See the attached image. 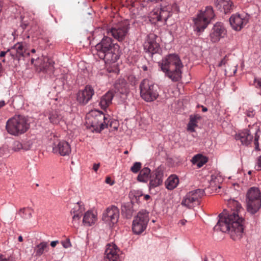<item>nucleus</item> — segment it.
Listing matches in <instances>:
<instances>
[{"label":"nucleus","mask_w":261,"mask_h":261,"mask_svg":"<svg viewBox=\"0 0 261 261\" xmlns=\"http://www.w3.org/2000/svg\"><path fill=\"white\" fill-rule=\"evenodd\" d=\"M231 210H224L219 216V221L214 226L215 231L228 232L234 241L240 240L243 237L245 221L239 216V213L243 211L241 204L234 199L228 201Z\"/></svg>","instance_id":"1"},{"label":"nucleus","mask_w":261,"mask_h":261,"mask_svg":"<svg viewBox=\"0 0 261 261\" xmlns=\"http://www.w3.org/2000/svg\"><path fill=\"white\" fill-rule=\"evenodd\" d=\"M95 48L96 55L106 63H115L122 55L120 46L113 43L112 39L107 36H103Z\"/></svg>","instance_id":"2"},{"label":"nucleus","mask_w":261,"mask_h":261,"mask_svg":"<svg viewBox=\"0 0 261 261\" xmlns=\"http://www.w3.org/2000/svg\"><path fill=\"white\" fill-rule=\"evenodd\" d=\"M161 70L173 82H179L182 77V69L184 65L179 56L171 54L165 56L158 63Z\"/></svg>","instance_id":"3"},{"label":"nucleus","mask_w":261,"mask_h":261,"mask_svg":"<svg viewBox=\"0 0 261 261\" xmlns=\"http://www.w3.org/2000/svg\"><path fill=\"white\" fill-rule=\"evenodd\" d=\"M28 119L22 115H15L9 119L6 123V128L8 133L14 136L24 134L30 127Z\"/></svg>","instance_id":"4"},{"label":"nucleus","mask_w":261,"mask_h":261,"mask_svg":"<svg viewBox=\"0 0 261 261\" xmlns=\"http://www.w3.org/2000/svg\"><path fill=\"white\" fill-rule=\"evenodd\" d=\"M140 96L147 102H151L157 99L159 95V87L148 79H144L139 86Z\"/></svg>","instance_id":"5"},{"label":"nucleus","mask_w":261,"mask_h":261,"mask_svg":"<svg viewBox=\"0 0 261 261\" xmlns=\"http://www.w3.org/2000/svg\"><path fill=\"white\" fill-rule=\"evenodd\" d=\"M214 17L215 14L212 7L206 6L205 10H201L197 17L194 19V31L197 33L202 32Z\"/></svg>","instance_id":"6"},{"label":"nucleus","mask_w":261,"mask_h":261,"mask_svg":"<svg viewBox=\"0 0 261 261\" xmlns=\"http://www.w3.org/2000/svg\"><path fill=\"white\" fill-rule=\"evenodd\" d=\"M247 211L251 214L256 213L261 207V193L258 188L251 187L246 194Z\"/></svg>","instance_id":"7"},{"label":"nucleus","mask_w":261,"mask_h":261,"mask_svg":"<svg viewBox=\"0 0 261 261\" xmlns=\"http://www.w3.org/2000/svg\"><path fill=\"white\" fill-rule=\"evenodd\" d=\"M129 28V23L124 20L113 24L111 27L107 29V33L119 42H122L128 35Z\"/></svg>","instance_id":"8"},{"label":"nucleus","mask_w":261,"mask_h":261,"mask_svg":"<svg viewBox=\"0 0 261 261\" xmlns=\"http://www.w3.org/2000/svg\"><path fill=\"white\" fill-rule=\"evenodd\" d=\"M149 221V213L145 210L139 211L133 221V232L136 234L142 233L146 229Z\"/></svg>","instance_id":"9"},{"label":"nucleus","mask_w":261,"mask_h":261,"mask_svg":"<svg viewBox=\"0 0 261 261\" xmlns=\"http://www.w3.org/2000/svg\"><path fill=\"white\" fill-rule=\"evenodd\" d=\"M108 118L106 115L99 111L94 116L88 118L87 123L92 128V131L95 133H100L105 128L108 127L106 120Z\"/></svg>","instance_id":"10"},{"label":"nucleus","mask_w":261,"mask_h":261,"mask_svg":"<svg viewBox=\"0 0 261 261\" xmlns=\"http://www.w3.org/2000/svg\"><path fill=\"white\" fill-rule=\"evenodd\" d=\"M203 189H197L187 193L184 197L181 204L188 208H191L196 204H199V200L204 195Z\"/></svg>","instance_id":"11"},{"label":"nucleus","mask_w":261,"mask_h":261,"mask_svg":"<svg viewBox=\"0 0 261 261\" xmlns=\"http://www.w3.org/2000/svg\"><path fill=\"white\" fill-rule=\"evenodd\" d=\"M119 217V208L115 205H111L103 213L102 219L110 226H113L118 222Z\"/></svg>","instance_id":"12"},{"label":"nucleus","mask_w":261,"mask_h":261,"mask_svg":"<svg viewBox=\"0 0 261 261\" xmlns=\"http://www.w3.org/2000/svg\"><path fill=\"white\" fill-rule=\"evenodd\" d=\"M158 36L154 34H150L148 35L147 41L144 45V50L148 53L151 56L155 54H160L162 49L159 43L156 41Z\"/></svg>","instance_id":"13"},{"label":"nucleus","mask_w":261,"mask_h":261,"mask_svg":"<svg viewBox=\"0 0 261 261\" xmlns=\"http://www.w3.org/2000/svg\"><path fill=\"white\" fill-rule=\"evenodd\" d=\"M8 51H9V55L12 59L18 62L21 60H23L24 57H29L30 54L29 52H26L21 42H18L10 48H8Z\"/></svg>","instance_id":"14"},{"label":"nucleus","mask_w":261,"mask_h":261,"mask_svg":"<svg viewBox=\"0 0 261 261\" xmlns=\"http://www.w3.org/2000/svg\"><path fill=\"white\" fill-rule=\"evenodd\" d=\"M227 31L223 24L220 22H216L213 27L210 33L211 41L213 43L218 42L226 35Z\"/></svg>","instance_id":"15"},{"label":"nucleus","mask_w":261,"mask_h":261,"mask_svg":"<svg viewBox=\"0 0 261 261\" xmlns=\"http://www.w3.org/2000/svg\"><path fill=\"white\" fill-rule=\"evenodd\" d=\"M94 91L90 85H87L84 89L80 90L76 94V100L82 105H86L92 98Z\"/></svg>","instance_id":"16"},{"label":"nucleus","mask_w":261,"mask_h":261,"mask_svg":"<svg viewBox=\"0 0 261 261\" xmlns=\"http://www.w3.org/2000/svg\"><path fill=\"white\" fill-rule=\"evenodd\" d=\"M249 21L248 16H243L239 14H233L229 18V23L235 31H239L247 24Z\"/></svg>","instance_id":"17"},{"label":"nucleus","mask_w":261,"mask_h":261,"mask_svg":"<svg viewBox=\"0 0 261 261\" xmlns=\"http://www.w3.org/2000/svg\"><path fill=\"white\" fill-rule=\"evenodd\" d=\"M119 250L115 244H108L105 252L106 261H120L118 252Z\"/></svg>","instance_id":"18"},{"label":"nucleus","mask_w":261,"mask_h":261,"mask_svg":"<svg viewBox=\"0 0 261 261\" xmlns=\"http://www.w3.org/2000/svg\"><path fill=\"white\" fill-rule=\"evenodd\" d=\"M85 207L81 201L77 202L71 209L70 213L71 215H73L72 223L74 227L79 224L81 217L83 215Z\"/></svg>","instance_id":"19"},{"label":"nucleus","mask_w":261,"mask_h":261,"mask_svg":"<svg viewBox=\"0 0 261 261\" xmlns=\"http://www.w3.org/2000/svg\"><path fill=\"white\" fill-rule=\"evenodd\" d=\"M164 172L158 168L150 176L149 189L157 187L162 185L163 181Z\"/></svg>","instance_id":"20"},{"label":"nucleus","mask_w":261,"mask_h":261,"mask_svg":"<svg viewBox=\"0 0 261 261\" xmlns=\"http://www.w3.org/2000/svg\"><path fill=\"white\" fill-rule=\"evenodd\" d=\"M53 151L55 153H59L62 156H65L68 155L71 152L70 145L65 141H59L57 143L54 144Z\"/></svg>","instance_id":"21"},{"label":"nucleus","mask_w":261,"mask_h":261,"mask_svg":"<svg viewBox=\"0 0 261 261\" xmlns=\"http://www.w3.org/2000/svg\"><path fill=\"white\" fill-rule=\"evenodd\" d=\"M114 87L116 91L121 94L122 98H125L126 97L129 91L127 83L124 79L117 80L114 85Z\"/></svg>","instance_id":"22"},{"label":"nucleus","mask_w":261,"mask_h":261,"mask_svg":"<svg viewBox=\"0 0 261 261\" xmlns=\"http://www.w3.org/2000/svg\"><path fill=\"white\" fill-rule=\"evenodd\" d=\"M253 136L250 134L249 130L246 129L237 134L236 140H240L243 145L246 146L250 144L253 139Z\"/></svg>","instance_id":"23"},{"label":"nucleus","mask_w":261,"mask_h":261,"mask_svg":"<svg viewBox=\"0 0 261 261\" xmlns=\"http://www.w3.org/2000/svg\"><path fill=\"white\" fill-rule=\"evenodd\" d=\"M215 5L219 9L223 5V9L225 14L230 13L234 7L232 2L230 0H215Z\"/></svg>","instance_id":"24"},{"label":"nucleus","mask_w":261,"mask_h":261,"mask_svg":"<svg viewBox=\"0 0 261 261\" xmlns=\"http://www.w3.org/2000/svg\"><path fill=\"white\" fill-rule=\"evenodd\" d=\"M114 97L113 92L112 91L107 92L100 98L99 106L103 110L106 109L112 103V100Z\"/></svg>","instance_id":"25"},{"label":"nucleus","mask_w":261,"mask_h":261,"mask_svg":"<svg viewBox=\"0 0 261 261\" xmlns=\"http://www.w3.org/2000/svg\"><path fill=\"white\" fill-rule=\"evenodd\" d=\"M96 216L90 211L86 212L84 215L83 223L85 226H90L96 221Z\"/></svg>","instance_id":"26"},{"label":"nucleus","mask_w":261,"mask_h":261,"mask_svg":"<svg viewBox=\"0 0 261 261\" xmlns=\"http://www.w3.org/2000/svg\"><path fill=\"white\" fill-rule=\"evenodd\" d=\"M133 203L131 202L124 203L121 205V213L126 218L130 219L134 213Z\"/></svg>","instance_id":"27"},{"label":"nucleus","mask_w":261,"mask_h":261,"mask_svg":"<svg viewBox=\"0 0 261 261\" xmlns=\"http://www.w3.org/2000/svg\"><path fill=\"white\" fill-rule=\"evenodd\" d=\"M151 170L148 167H144L142 169L137 176V180L142 182H147L151 175Z\"/></svg>","instance_id":"28"},{"label":"nucleus","mask_w":261,"mask_h":261,"mask_svg":"<svg viewBox=\"0 0 261 261\" xmlns=\"http://www.w3.org/2000/svg\"><path fill=\"white\" fill-rule=\"evenodd\" d=\"M179 183V179L175 175L170 176L165 181L166 187L169 190L174 189Z\"/></svg>","instance_id":"29"},{"label":"nucleus","mask_w":261,"mask_h":261,"mask_svg":"<svg viewBox=\"0 0 261 261\" xmlns=\"http://www.w3.org/2000/svg\"><path fill=\"white\" fill-rule=\"evenodd\" d=\"M191 161L193 164L200 168L207 162V158L201 154H197L192 158Z\"/></svg>","instance_id":"30"},{"label":"nucleus","mask_w":261,"mask_h":261,"mask_svg":"<svg viewBox=\"0 0 261 261\" xmlns=\"http://www.w3.org/2000/svg\"><path fill=\"white\" fill-rule=\"evenodd\" d=\"M222 180V179L220 176L212 175L211 179L210 182V186L212 188V190L216 191L217 188L220 189L221 188L220 185Z\"/></svg>","instance_id":"31"},{"label":"nucleus","mask_w":261,"mask_h":261,"mask_svg":"<svg viewBox=\"0 0 261 261\" xmlns=\"http://www.w3.org/2000/svg\"><path fill=\"white\" fill-rule=\"evenodd\" d=\"M50 122L54 124H57L63 119V116L58 111H53L50 112L48 116Z\"/></svg>","instance_id":"32"},{"label":"nucleus","mask_w":261,"mask_h":261,"mask_svg":"<svg viewBox=\"0 0 261 261\" xmlns=\"http://www.w3.org/2000/svg\"><path fill=\"white\" fill-rule=\"evenodd\" d=\"M54 62L47 58H44L43 63L40 65V70L44 72H47L48 71H52L54 69Z\"/></svg>","instance_id":"33"},{"label":"nucleus","mask_w":261,"mask_h":261,"mask_svg":"<svg viewBox=\"0 0 261 261\" xmlns=\"http://www.w3.org/2000/svg\"><path fill=\"white\" fill-rule=\"evenodd\" d=\"M201 118L200 116L195 115L193 116H190V121L188 124V130L191 132H195V127L197 126V120Z\"/></svg>","instance_id":"34"},{"label":"nucleus","mask_w":261,"mask_h":261,"mask_svg":"<svg viewBox=\"0 0 261 261\" xmlns=\"http://www.w3.org/2000/svg\"><path fill=\"white\" fill-rule=\"evenodd\" d=\"M33 212V210L30 207H23L19 210V214L24 219H30Z\"/></svg>","instance_id":"35"},{"label":"nucleus","mask_w":261,"mask_h":261,"mask_svg":"<svg viewBox=\"0 0 261 261\" xmlns=\"http://www.w3.org/2000/svg\"><path fill=\"white\" fill-rule=\"evenodd\" d=\"M48 245L47 242H42L36 246V253L38 256L42 255L45 251H47Z\"/></svg>","instance_id":"36"},{"label":"nucleus","mask_w":261,"mask_h":261,"mask_svg":"<svg viewBox=\"0 0 261 261\" xmlns=\"http://www.w3.org/2000/svg\"><path fill=\"white\" fill-rule=\"evenodd\" d=\"M142 164L140 162H136L134 163L133 165L130 168V171L134 173H137L139 171H140Z\"/></svg>","instance_id":"37"},{"label":"nucleus","mask_w":261,"mask_h":261,"mask_svg":"<svg viewBox=\"0 0 261 261\" xmlns=\"http://www.w3.org/2000/svg\"><path fill=\"white\" fill-rule=\"evenodd\" d=\"M23 149V144L18 141L14 142L13 150L15 151H19L20 149Z\"/></svg>","instance_id":"38"},{"label":"nucleus","mask_w":261,"mask_h":261,"mask_svg":"<svg viewBox=\"0 0 261 261\" xmlns=\"http://www.w3.org/2000/svg\"><path fill=\"white\" fill-rule=\"evenodd\" d=\"M23 144V149L28 150L31 149L33 145V141L32 140H28L24 142Z\"/></svg>","instance_id":"39"},{"label":"nucleus","mask_w":261,"mask_h":261,"mask_svg":"<svg viewBox=\"0 0 261 261\" xmlns=\"http://www.w3.org/2000/svg\"><path fill=\"white\" fill-rule=\"evenodd\" d=\"M61 244L64 248H68L71 246L70 240L68 238L66 239L65 240L61 242Z\"/></svg>","instance_id":"40"},{"label":"nucleus","mask_w":261,"mask_h":261,"mask_svg":"<svg viewBox=\"0 0 261 261\" xmlns=\"http://www.w3.org/2000/svg\"><path fill=\"white\" fill-rule=\"evenodd\" d=\"M256 170L257 171L261 170V155L259 156L257 158V159L256 160Z\"/></svg>","instance_id":"41"},{"label":"nucleus","mask_w":261,"mask_h":261,"mask_svg":"<svg viewBox=\"0 0 261 261\" xmlns=\"http://www.w3.org/2000/svg\"><path fill=\"white\" fill-rule=\"evenodd\" d=\"M246 114L248 117L252 118L255 115V112L252 109H249L246 111Z\"/></svg>","instance_id":"42"},{"label":"nucleus","mask_w":261,"mask_h":261,"mask_svg":"<svg viewBox=\"0 0 261 261\" xmlns=\"http://www.w3.org/2000/svg\"><path fill=\"white\" fill-rule=\"evenodd\" d=\"M68 77L67 74H62L60 77V80H61L62 82V84L64 85L67 82V79Z\"/></svg>","instance_id":"43"},{"label":"nucleus","mask_w":261,"mask_h":261,"mask_svg":"<svg viewBox=\"0 0 261 261\" xmlns=\"http://www.w3.org/2000/svg\"><path fill=\"white\" fill-rule=\"evenodd\" d=\"M227 62V60H226V56L225 57H224L222 60L221 61L219 62V63L218 64V67H221L223 65H225V64Z\"/></svg>","instance_id":"44"},{"label":"nucleus","mask_w":261,"mask_h":261,"mask_svg":"<svg viewBox=\"0 0 261 261\" xmlns=\"http://www.w3.org/2000/svg\"><path fill=\"white\" fill-rule=\"evenodd\" d=\"M100 163H97V164H93V170L95 172H96L98 169V168H99L100 167Z\"/></svg>","instance_id":"45"},{"label":"nucleus","mask_w":261,"mask_h":261,"mask_svg":"<svg viewBox=\"0 0 261 261\" xmlns=\"http://www.w3.org/2000/svg\"><path fill=\"white\" fill-rule=\"evenodd\" d=\"M106 182L107 184H110V185H113L114 183V181H112L110 177H107L106 179Z\"/></svg>","instance_id":"46"},{"label":"nucleus","mask_w":261,"mask_h":261,"mask_svg":"<svg viewBox=\"0 0 261 261\" xmlns=\"http://www.w3.org/2000/svg\"><path fill=\"white\" fill-rule=\"evenodd\" d=\"M133 195L134 196H135L136 198L137 199V197L142 196V194H140V192H139L134 191V192H132V193L130 194V195Z\"/></svg>","instance_id":"47"},{"label":"nucleus","mask_w":261,"mask_h":261,"mask_svg":"<svg viewBox=\"0 0 261 261\" xmlns=\"http://www.w3.org/2000/svg\"><path fill=\"white\" fill-rule=\"evenodd\" d=\"M8 53H9V51H8V49H7L6 51H2L0 52V58L4 57Z\"/></svg>","instance_id":"48"},{"label":"nucleus","mask_w":261,"mask_h":261,"mask_svg":"<svg viewBox=\"0 0 261 261\" xmlns=\"http://www.w3.org/2000/svg\"><path fill=\"white\" fill-rule=\"evenodd\" d=\"M197 107L198 108H199V107H201L202 108V111L203 112H206L207 111V108H206L205 107H204L202 105H197Z\"/></svg>","instance_id":"49"},{"label":"nucleus","mask_w":261,"mask_h":261,"mask_svg":"<svg viewBox=\"0 0 261 261\" xmlns=\"http://www.w3.org/2000/svg\"><path fill=\"white\" fill-rule=\"evenodd\" d=\"M59 243V241H52L50 243V246L52 247H55L57 244Z\"/></svg>","instance_id":"50"},{"label":"nucleus","mask_w":261,"mask_h":261,"mask_svg":"<svg viewBox=\"0 0 261 261\" xmlns=\"http://www.w3.org/2000/svg\"><path fill=\"white\" fill-rule=\"evenodd\" d=\"M39 60V58H37L36 59H35V58H32L31 59V64H34V65H35V66H38V65H37V64H36V63H34L35 61H37V60Z\"/></svg>","instance_id":"51"},{"label":"nucleus","mask_w":261,"mask_h":261,"mask_svg":"<svg viewBox=\"0 0 261 261\" xmlns=\"http://www.w3.org/2000/svg\"><path fill=\"white\" fill-rule=\"evenodd\" d=\"M187 220L185 219H182L179 221V224H181V225H185L186 223H187Z\"/></svg>","instance_id":"52"},{"label":"nucleus","mask_w":261,"mask_h":261,"mask_svg":"<svg viewBox=\"0 0 261 261\" xmlns=\"http://www.w3.org/2000/svg\"><path fill=\"white\" fill-rule=\"evenodd\" d=\"M259 136L256 133L254 138V143H258Z\"/></svg>","instance_id":"53"},{"label":"nucleus","mask_w":261,"mask_h":261,"mask_svg":"<svg viewBox=\"0 0 261 261\" xmlns=\"http://www.w3.org/2000/svg\"><path fill=\"white\" fill-rule=\"evenodd\" d=\"M254 145H255V149L256 150H259V143H254Z\"/></svg>","instance_id":"54"},{"label":"nucleus","mask_w":261,"mask_h":261,"mask_svg":"<svg viewBox=\"0 0 261 261\" xmlns=\"http://www.w3.org/2000/svg\"><path fill=\"white\" fill-rule=\"evenodd\" d=\"M0 261H10V259L6 258H3V256L1 255L0 256Z\"/></svg>","instance_id":"55"},{"label":"nucleus","mask_w":261,"mask_h":261,"mask_svg":"<svg viewBox=\"0 0 261 261\" xmlns=\"http://www.w3.org/2000/svg\"><path fill=\"white\" fill-rule=\"evenodd\" d=\"M141 68L144 71H146L148 70V67L146 65H143Z\"/></svg>","instance_id":"56"},{"label":"nucleus","mask_w":261,"mask_h":261,"mask_svg":"<svg viewBox=\"0 0 261 261\" xmlns=\"http://www.w3.org/2000/svg\"><path fill=\"white\" fill-rule=\"evenodd\" d=\"M150 198V196L149 195L146 194L144 196V199L146 200H147Z\"/></svg>","instance_id":"57"},{"label":"nucleus","mask_w":261,"mask_h":261,"mask_svg":"<svg viewBox=\"0 0 261 261\" xmlns=\"http://www.w3.org/2000/svg\"><path fill=\"white\" fill-rule=\"evenodd\" d=\"M129 79L130 80H133L134 81V85H135V83H136V77L133 76H131L129 77Z\"/></svg>","instance_id":"58"},{"label":"nucleus","mask_w":261,"mask_h":261,"mask_svg":"<svg viewBox=\"0 0 261 261\" xmlns=\"http://www.w3.org/2000/svg\"><path fill=\"white\" fill-rule=\"evenodd\" d=\"M5 105V102L4 101H0V108L3 107Z\"/></svg>","instance_id":"59"},{"label":"nucleus","mask_w":261,"mask_h":261,"mask_svg":"<svg viewBox=\"0 0 261 261\" xmlns=\"http://www.w3.org/2000/svg\"><path fill=\"white\" fill-rule=\"evenodd\" d=\"M18 240L19 241V242H22L23 241V238H22V237L21 236H20L18 237Z\"/></svg>","instance_id":"60"},{"label":"nucleus","mask_w":261,"mask_h":261,"mask_svg":"<svg viewBox=\"0 0 261 261\" xmlns=\"http://www.w3.org/2000/svg\"><path fill=\"white\" fill-rule=\"evenodd\" d=\"M31 52L32 53H36V49H34V48H33V49H31Z\"/></svg>","instance_id":"61"},{"label":"nucleus","mask_w":261,"mask_h":261,"mask_svg":"<svg viewBox=\"0 0 261 261\" xmlns=\"http://www.w3.org/2000/svg\"><path fill=\"white\" fill-rule=\"evenodd\" d=\"M128 153V151L127 150H126L124 152V154H127Z\"/></svg>","instance_id":"62"},{"label":"nucleus","mask_w":261,"mask_h":261,"mask_svg":"<svg viewBox=\"0 0 261 261\" xmlns=\"http://www.w3.org/2000/svg\"><path fill=\"white\" fill-rule=\"evenodd\" d=\"M2 62H6L5 59H3L2 60Z\"/></svg>","instance_id":"63"},{"label":"nucleus","mask_w":261,"mask_h":261,"mask_svg":"<svg viewBox=\"0 0 261 261\" xmlns=\"http://www.w3.org/2000/svg\"><path fill=\"white\" fill-rule=\"evenodd\" d=\"M207 258H205L204 261H207Z\"/></svg>","instance_id":"64"}]
</instances>
